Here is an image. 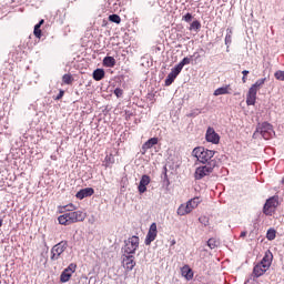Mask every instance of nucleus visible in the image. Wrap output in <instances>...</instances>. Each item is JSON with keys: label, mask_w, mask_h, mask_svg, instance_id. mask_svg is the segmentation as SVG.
Segmentation results:
<instances>
[{"label": "nucleus", "mask_w": 284, "mask_h": 284, "mask_svg": "<svg viewBox=\"0 0 284 284\" xmlns=\"http://www.w3.org/2000/svg\"><path fill=\"white\" fill-rule=\"evenodd\" d=\"M114 94H115L116 98H122L123 90H121V88H115Z\"/></svg>", "instance_id": "obj_35"}, {"label": "nucleus", "mask_w": 284, "mask_h": 284, "mask_svg": "<svg viewBox=\"0 0 284 284\" xmlns=\"http://www.w3.org/2000/svg\"><path fill=\"white\" fill-rule=\"evenodd\" d=\"M274 258V254L272 251L267 250L263 256V258L253 267L254 277H261L262 275L270 270L272 266V261Z\"/></svg>", "instance_id": "obj_1"}, {"label": "nucleus", "mask_w": 284, "mask_h": 284, "mask_svg": "<svg viewBox=\"0 0 284 284\" xmlns=\"http://www.w3.org/2000/svg\"><path fill=\"white\" fill-rule=\"evenodd\" d=\"M232 36H233L232 28H226L225 44H226L227 50L230 49V47L232 44Z\"/></svg>", "instance_id": "obj_22"}, {"label": "nucleus", "mask_w": 284, "mask_h": 284, "mask_svg": "<svg viewBox=\"0 0 284 284\" xmlns=\"http://www.w3.org/2000/svg\"><path fill=\"white\" fill-rule=\"evenodd\" d=\"M109 20L114 22L115 24H121V17L120 14H110Z\"/></svg>", "instance_id": "obj_30"}, {"label": "nucleus", "mask_w": 284, "mask_h": 284, "mask_svg": "<svg viewBox=\"0 0 284 284\" xmlns=\"http://www.w3.org/2000/svg\"><path fill=\"white\" fill-rule=\"evenodd\" d=\"M77 264H74V263H71V264H69V266L68 267H65L64 270H63V272L61 273V275H60V282L61 283H68V281H70L71 280V277H72V275L74 274V272H77Z\"/></svg>", "instance_id": "obj_11"}, {"label": "nucleus", "mask_w": 284, "mask_h": 284, "mask_svg": "<svg viewBox=\"0 0 284 284\" xmlns=\"http://www.w3.org/2000/svg\"><path fill=\"white\" fill-rule=\"evenodd\" d=\"M194 115L196 114H200V111L199 110H196L194 113H193ZM192 113L190 114V116H194Z\"/></svg>", "instance_id": "obj_40"}, {"label": "nucleus", "mask_w": 284, "mask_h": 284, "mask_svg": "<svg viewBox=\"0 0 284 284\" xmlns=\"http://www.w3.org/2000/svg\"><path fill=\"white\" fill-rule=\"evenodd\" d=\"M64 93H65V91L60 90L55 99H57V100L62 99V98H63V95H64Z\"/></svg>", "instance_id": "obj_38"}, {"label": "nucleus", "mask_w": 284, "mask_h": 284, "mask_svg": "<svg viewBox=\"0 0 284 284\" xmlns=\"http://www.w3.org/2000/svg\"><path fill=\"white\" fill-rule=\"evenodd\" d=\"M220 140V134L214 131L213 126H209L206 131V141L212 142L213 144H219Z\"/></svg>", "instance_id": "obj_14"}, {"label": "nucleus", "mask_w": 284, "mask_h": 284, "mask_svg": "<svg viewBox=\"0 0 284 284\" xmlns=\"http://www.w3.org/2000/svg\"><path fill=\"white\" fill-rule=\"evenodd\" d=\"M278 206V200L276 196H271V199H267L263 206V212L265 215H273L275 212V207Z\"/></svg>", "instance_id": "obj_10"}, {"label": "nucleus", "mask_w": 284, "mask_h": 284, "mask_svg": "<svg viewBox=\"0 0 284 284\" xmlns=\"http://www.w3.org/2000/svg\"><path fill=\"white\" fill-rule=\"evenodd\" d=\"M182 275L186 278V280H193L194 277V272L191 267L189 266H184L182 267Z\"/></svg>", "instance_id": "obj_21"}, {"label": "nucleus", "mask_w": 284, "mask_h": 284, "mask_svg": "<svg viewBox=\"0 0 284 284\" xmlns=\"http://www.w3.org/2000/svg\"><path fill=\"white\" fill-rule=\"evenodd\" d=\"M266 78L257 79L254 84L251 85L248 93L246 95V104L253 105L256 103L257 91L263 88L266 82Z\"/></svg>", "instance_id": "obj_6"}, {"label": "nucleus", "mask_w": 284, "mask_h": 284, "mask_svg": "<svg viewBox=\"0 0 284 284\" xmlns=\"http://www.w3.org/2000/svg\"><path fill=\"white\" fill-rule=\"evenodd\" d=\"M44 20L41 19L38 24L34 26L33 28V34L36 38L41 39L42 38V31H41V26L43 24Z\"/></svg>", "instance_id": "obj_20"}, {"label": "nucleus", "mask_w": 284, "mask_h": 284, "mask_svg": "<svg viewBox=\"0 0 284 284\" xmlns=\"http://www.w3.org/2000/svg\"><path fill=\"white\" fill-rule=\"evenodd\" d=\"M65 250H68V242L67 241H62V242L57 243L51 248L50 260L51 261H59L60 256L62 255V253H64Z\"/></svg>", "instance_id": "obj_9"}, {"label": "nucleus", "mask_w": 284, "mask_h": 284, "mask_svg": "<svg viewBox=\"0 0 284 284\" xmlns=\"http://www.w3.org/2000/svg\"><path fill=\"white\" fill-rule=\"evenodd\" d=\"M200 204V199H191L187 200L185 204H181L178 207V215H187V213L193 212L195 207H197Z\"/></svg>", "instance_id": "obj_8"}, {"label": "nucleus", "mask_w": 284, "mask_h": 284, "mask_svg": "<svg viewBox=\"0 0 284 284\" xmlns=\"http://www.w3.org/2000/svg\"><path fill=\"white\" fill-rule=\"evenodd\" d=\"M105 77L104 69H95L93 71V80H102Z\"/></svg>", "instance_id": "obj_23"}, {"label": "nucleus", "mask_w": 284, "mask_h": 284, "mask_svg": "<svg viewBox=\"0 0 284 284\" xmlns=\"http://www.w3.org/2000/svg\"><path fill=\"white\" fill-rule=\"evenodd\" d=\"M250 73V71H247V70H244V71H242V74H243V77H242V82L245 84L246 83V75Z\"/></svg>", "instance_id": "obj_36"}, {"label": "nucleus", "mask_w": 284, "mask_h": 284, "mask_svg": "<svg viewBox=\"0 0 284 284\" xmlns=\"http://www.w3.org/2000/svg\"><path fill=\"white\" fill-rule=\"evenodd\" d=\"M87 217V213L81 210H73L72 213H63L58 217L60 225H72L73 223H78L84 221Z\"/></svg>", "instance_id": "obj_2"}, {"label": "nucleus", "mask_w": 284, "mask_h": 284, "mask_svg": "<svg viewBox=\"0 0 284 284\" xmlns=\"http://www.w3.org/2000/svg\"><path fill=\"white\" fill-rule=\"evenodd\" d=\"M158 234H159L158 224L152 223L150 225L149 232H148L146 237L144 240L145 245H151V243L154 242V240H156Z\"/></svg>", "instance_id": "obj_13"}, {"label": "nucleus", "mask_w": 284, "mask_h": 284, "mask_svg": "<svg viewBox=\"0 0 284 284\" xmlns=\"http://www.w3.org/2000/svg\"><path fill=\"white\" fill-rule=\"evenodd\" d=\"M192 61V55L190 58H183L182 61H180V63H178V69H179V74L181 73L182 69L185 65H189Z\"/></svg>", "instance_id": "obj_24"}, {"label": "nucleus", "mask_w": 284, "mask_h": 284, "mask_svg": "<svg viewBox=\"0 0 284 284\" xmlns=\"http://www.w3.org/2000/svg\"><path fill=\"white\" fill-rule=\"evenodd\" d=\"M274 77L276 80L284 81V71L282 70L275 71Z\"/></svg>", "instance_id": "obj_33"}, {"label": "nucleus", "mask_w": 284, "mask_h": 284, "mask_svg": "<svg viewBox=\"0 0 284 284\" xmlns=\"http://www.w3.org/2000/svg\"><path fill=\"white\" fill-rule=\"evenodd\" d=\"M74 210H77V206L74 204H68L67 206L61 207V212H67V213H74Z\"/></svg>", "instance_id": "obj_28"}, {"label": "nucleus", "mask_w": 284, "mask_h": 284, "mask_svg": "<svg viewBox=\"0 0 284 284\" xmlns=\"http://www.w3.org/2000/svg\"><path fill=\"white\" fill-rule=\"evenodd\" d=\"M92 194H94V189L93 187H84V189H81V191H78L75 196H77V199L82 201L87 196H92Z\"/></svg>", "instance_id": "obj_17"}, {"label": "nucleus", "mask_w": 284, "mask_h": 284, "mask_svg": "<svg viewBox=\"0 0 284 284\" xmlns=\"http://www.w3.org/2000/svg\"><path fill=\"white\" fill-rule=\"evenodd\" d=\"M103 65L105 68H114V65H116V60L113 58V55H105L103 59Z\"/></svg>", "instance_id": "obj_19"}, {"label": "nucleus", "mask_w": 284, "mask_h": 284, "mask_svg": "<svg viewBox=\"0 0 284 284\" xmlns=\"http://www.w3.org/2000/svg\"><path fill=\"white\" fill-rule=\"evenodd\" d=\"M207 246L210 250H215V247H217L216 240L214 237H210V240H207Z\"/></svg>", "instance_id": "obj_32"}, {"label": "nucleus", "mask_w": 284, "mask_h": 284, "mask_svg": "<svg viewBox=\"0 0 284 284\" xmlns=\"http://www.w3.org/2000/svg\"><path fill=\"white\" fill-rule=\"evenodd\" d=\"M275 237H276L275 229H268L266 233V239L272 242L273 240H275Z\"/></svg>", "instance_id": "obj_29"}, {"label": "nucleus", "mask_w": 284, "mask_h": 284, "mask_svg": "<svg viewBox=\"0 0 284 284\" xmlns=\"http://www.w3.org/2000/svg\"><path fill=\"white\" fill-rule=\"evenodd\" d=\"M62 80H63L64 84H72L73 77L71 74H69V73H65V74H63Z\"/></svg>", "instance_id": "obj_31"}, {"label": "nucleus", "mask_w": 284, "mask_h": 284, "mask_svg": "<svg viewBox=\"0 0 284 284\" xmlns=\"http://www.w3.org/2000/svg\"><path fill=\"white\" fill-rule=\"evenodd\" d=\"M226 93H229V85H223L222 88H217L214 91V95H225Z\"/></svg>", "instance_id": "obj_27"}, {"label": "nucleus", "mask_w": 284, "mask_h": 284, "mask_svg": "<svg viewBox=\"0 0 284 284\" xmlns=\"http://www.w3.org/2000/svg\"><path fill=\"white\" fill-rule=\"evenodd\" d=\"M179 74L180 72H179V64H178L171 69V73H169L166 77L165 84L171 85L174 82V80L178 79Z\"/></svg>", "instance_id": "obj_15"}, {"label": "nucleus", "mask_w": 284, "mask_h": 284, "mask_svg": "<svg viewBox=\"0 0 284 284\" xmlns=\"http://www.w3.org/2000/svg\"><path fill=\"white\" fill-rule=\"evenodd\" d=\"M151 182V178L148 174H144L141 176L140 183H139V193L143 194L146 191V185Z\"/></svg>", "instance_id": "obj_16"}, {"label": "nucleus", "mask_w": 284, "mask_h": 284, "mask_svg": "<svg viewBox=\"0 0 284 284\" xmlns=\"http://www.w3.org/2000/svg\"><path fill=\"white\" fill-rule=\"evenodd\" d=\"M156 144H159V139H156V138L149 139L142 145V150H143V152H146L148 150H150L151 148L155 146Z\"/></svg>", "instance_id": "obj_18"}, {"label": "nucleus", "mask_w": 284, "mask_h": 284, "mask_svg": "<svg viewBox=\"0 0 284 284\" xmlns=\"http://www.w3.org/2000/svg\"><path fill=\"white\" fill-rule=\"evenodd\" d=\"M219 165L217 160L209 161L207 164H203L202 166H197L195 170V180H203L205 176H210L213 170Z\"/></svg>", "instance_id": "obj_5"}, {"label": "nucleus", "mask_w": 284, "mask_h": 284, "mask_svg": "<svg viewBox=\"0 0 284 284\" xmlns=\"http://www.w3.org/2000/svg\"><path fill=\"white\" fill-rule=\"evenodd\" d=\"M104 163H105V166H112V165H114L115 159H114L113 153H110L109 155H106V156L104 158Z\"/></svg>", "instance_id": "obj_26"}, {"label": "nucleus", "mask_w": 284, "mask_h": 284, "mask_svg": "<svg viewBox=\"0 0 284 284\" xmlns=\"http://www.w3.org/2000/svg\"><path fill=\"white\" fill-rule=\"evenodd\" d=\"M216 151L214 150H206L205 148L199 146V148H194V150L192 151V154L194 155V158H197V160L207 165V163H210V161H214V155H215Z\"/></svg>", "instance_id": "obj_4"}, {"label": "nucleus", "mask_w": 284, "mask_h": 284, "mask_svg": "<svg viewBox=\"0 0 284 284\" xmlns=\"http://www.w3.org/2000/svg\"><path fill=\"white\" fill-rule=\"evenodd\" d=\"M193 19V14H191V12H186V14H184L183 20H185V22H191Z\"/></svg>", "instance_id": "obj_34"}, {"label": "nucleus", "mask_w": 284, "mask_h": 284, "mask_svg": "<svg viewBox=\"0 0 284 284\" xmlns=\"http://www.w3.org/2000/svg\"><path fill=\"white\" fill-rule=\"evenodd\" d=\"M282 183H284V178H283V180H282Z\"/></svg>", "instance_id": "obj_43"}, {"label": "nucleus", "mask_w": 284, "mask_h": 284, "mask_svg": "<svg viewBox=\"0 0 284 284\" xmlns=\"http://www.w3.org/2000/svg\"><path fill=\"white\" fill-rule=\"evenodd\" d=\"M139 245H140L139 235H132L131 237L124 241L123 251L128 255H134L135 251L139 250Z\"/></svg>", "instance_id": "obj_7"}, {"label": "nucleus", "mask_w": 284, "mask_h": 284, "mask_svg": "<svg viewBox=\"0 0 284 284\" xmlns=\"http://www.w3.org/2000/svg\"><path fill=\"white\" fill-rule=\"evenodd\" d=\"M199 221L202 223V225H207L209 223L207 217H200Z\"/></svg>", "instance_id": "obj_37"}, {"label": "nucleus", "mask_w": 284, "mask_h": 284, "mask_svg": "<svg viewBox=\"0 0 284 284\" xmlns=\"http://www.w3.org/2000/svg\"><path fill=\"white\" fill-rule=\"evenodd\" d=\"M135 260H134V255L131 254H122V266L125 267V270H128V272H132L133 267H135Z\"/></svg>", "instance_id": "obj_12"}, {"label": "nucleus", "mask_w": 284, "mask_h": 284, "mask_svg": "<svg viewBox=\"0 0 284 284\" xmlns=\"http://www.w3.org/2000/svg\"><path fill=\"white\" fill-rule=\"evenodd\" d=\"M246 234H247V232H246V231H243V232H241L240 236H241V237H245Z\"/></svg>", "instance_id": "obj_39"}, {"label": "nucleus", "mask_w": 284, "mask_h": 284, "mask_svg": "<svg viewBox=\"0 0 284 284\" xmlns=\"http://www.w3.org/2000/svg\"><path fill=\"white\" fill-rule=\"evenodd\" d=\"M202 24L200 22V20H193V22L190 26V31H194V32H199V30H201Z\"/></svg>", "instance_id": "obj_25"}, {"label": "nucleus", "mask_w": 284, "mask_h": 284, "mask_svg": "<svg viewBox=\"0 0 284 284\" xmlns=\"http://www.w3.org/2000/svg\"><path fill=\"white\" fill-rule=\"evenodd\" d=\"M3 225V219L0 217V229Z\"/></svg>", "instance_id": "obj_41"}, {"label": "nucleus", "mask_w": 284, "mask_h": 284, "mask_svg": "<svg viewBox=\"0 0 284 284\" xmlns=\"http://www.w3.org/2000/svg\"><path fill=\"white\" fill-rule=\"evenodd\" d=\"M176 244V240H172L171 245H175Z\"/></svg>", "instance_id": "obj_42"}, {"label": "nucleus", "mask_w": 284, "mask_h": 284, "mask_svg": "<svg viewBox=\"0 0 284 284\" xmlns=\"http://www.w3.org/2000/svg\"><path fill=\"white\" fill-rule=\"evenodd\" d=\"M273 134H275V131L273 129V125L268 122L258 123L256 126V131L253 133V139H264L265 141H270L272 139Z\"/></svg>", "instance_id": "obj_3"}]
</instances>
